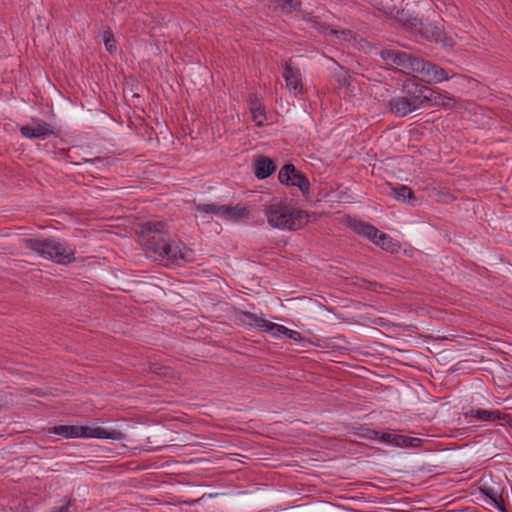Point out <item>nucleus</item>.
I'll list each match as a JSON object with an SVG mask.
<instances>
[{
	"mask_svg": "<svg viewBox=\"0 0 512 512\" xmlns=\"http://www.w3.org/2000/svg\"><path fill=\"white\" fill-rule=\"evenodd\" d=\"M141 242L147 251L162 258L173 262L180 259L187 261L185 253L176 242L171 240L166 224L161 221L147 222L142 226Z\"/></svg>",
	"mask_w": 512,
	"mask_h": 512,
	"instance_id": "f257e3e1",
	"label": "nucleus"
},
{
	"mask_svg": "<svg viewBox=\"0 0 512 512\" xmlns=\"http://www.w3.org/2000/svg\"><path fill=\"white\" fill-rule=\"evenodd\" d=\"M263 213L269 226L279 230H297L309 222V214L286 201L273 199Z\"/></svg>",
	"mask_w": 512,
	"mask_h": 512,
	"instance_id": "f03ea898",
	"label": "nucleus"
},
{
	"mask_svg": "<svg viewBox=\"0 0 512 512\" xmlns=\"http://www.w3.org/2000/svg\"><path fill=\"white\" fill-rule=\"evenodd\" d=\"M403 92L412 104L419 109L424 106H442L453 108L456 100L453 96L442 94L422 83L418 78L413 77L405 80Z\"/></svg>",
	"mask_w": 512,
	"mask_h": 512,
	"instance_id": "7ed1b4c3",
	"label": "nucleus"
},
{
	"mask_svg": "<svg viewBox=\"0 0 512 512\" xmlns=\"http://www.w3.org/2000/svg\"><path fill=\"white\" fill-rule=\"evenodd\" d=\"M23 247L60 265H67L75 261V251L53 238L23 239Z\"/></svg>",
	"mask_w": 512,
	"mask_h": 512,
	"instance_id": "20e7f679",
	"label": "nucleus"
},
{
	"mask_svg": "<svg viewBox=\"0 0 512 512\" xmlns=\"http://www.w3.org/2000/svg\"><path fill=\"white\" fill-rule=\"evenodd\" d=\"M51 434H56L64 438L75 439V438H99V439H111V440H122L124 434L115 429H106L102 427H89V426H78V425H58L48 429Z\"/></svg>",
	"mask_w": 512,
	"mask_h": 512,
	"instance_id": "39448f33",
	"label": "nucleus"
},
{
	"mask_svg": "<svg viewBox=\"0 0 512 512\" xmlns=\"http://www.w3.org/2000/svg\"><path fill=\"white\" fill-rule=\"evenodd\" d=\"M381 59L386 65L397 66L402 70L415 72L419 70L420 58L399 50L384 49L380 52Z\"/></svg>",
	"mask_w": 512,
	"mask_h": 512,
	"instance_id": "423d86ee",
	"label": "nucleus"
},
{
	"mask_svg": "<svg viewBox=\"0 0 512 512\" xmlns=\"http://www.w3.org/2000/svg\"><path fill=\"white\" fill-rule=\"evenodd\" d=\"M278 180L281 184L298 187L303 195L309 193L310 182L308 178L297 170L292 163H287L280 169Z\"/></svg>",
	"mask_w": 512,
	"mask_h": 512,
	"instance_id": "0eeeda50",
	"label": "nucleus"
},
{
	"mask_svg": "<svg viewBox=\"0 0 512 512\" xmlns=\"http://www.w3.org/2000/svg\"><path fill=\"white\" fill-rule=\"evenodd\" d=\"M416 33L428 41L436 42L444 47H452L454 41L444 31L443 25L438 23H425L421 19V27H417Z\"/></svg>",
	"mask_w": 512,
	"mask_h": 512,
	"instance_id": "6e6552de",
	"label": "nucleus"
},
{
	"mask_svg": "<svg viewBox=\"0 0 512 512\" xmlns=\"http://www.w3.org/2000/svg\"><path fill=\"white\" fill-rule=\"evenodd\" d=\"M243 316L246 324L257 328L258 330L268 332L273 337H280L281 335H285L287 332V327L270 322L254 313L244 312Z\"/></svg>",
	"mask_w": 512,
	"mask_h": 512,
	"instance_id": "1a4fd4ad",
	"label": "nucleus"
},
{
	"mask_svg": "<svg viewBox=\"0 0 512 512\" xmlns=\"http://www.w3.org/2000/svg\"><path fill=\"white\" fill-rule=\"evenodd\" d=\"M466 417L475 418L482 422L504 421L506 425L512 427V416L501 412L500 410H485L481 408H471L465 413Z\"/></svg>",
	"mask_w": 512,
	"mask_h": 512,
	"instance_id": "9d476101",
	"label": "nucleus"
},
{
	"mask_svg": "<svg viewBox=\"0 0 512 512\" xmlns=\"http://www.w3.org/2000/svg\"><path fill=\"white\" fill-rule=\"evenodd\" d=\"M419 70L416 72L421 73L428 78V81L442 82L449 79L448 72L441 68L439 65L420 58Z\"/></svg>",
	"mask_w": 512,
	"mask_h": 512,
	"instance_id": "9b49d317",
	"label": "nucleus"
},
{
	"mask_svg": "<svg viewBox=\"0 0 512 512\" xmlns=\"http://www.w3.org/2000/svg\"><path fill=\"white\" fill-rule=\"evenodd\" d=\"M34 124L33 126L24 125L20 128L23 137L29 139H45L54 133L50 125L45 121L37 120Z\"/></svg>",
	"mask_w": 512,
	"mask_h": 512,
	"instance_id": "f8f14e48",
	"label": "nucleus"
},
{
	"mask_svg": "<svg viewBox=\"0 0 512 512\" xmlns=\"http://www.w3.org/2000/svg\"><path fill=\"white\" fill-rule=\"evenodd\" d=\"M283 78L285 79L286 87L289 91L293 92L294 95H298L303 92L301 73L299 69L293 67L288 62H286L284 66Z\"/></svg>",
	"mask_w": 512,
	"mask_h": 512,
	"instance_id": "ddd939ff",
	"label": "nucleus"
},
{
	"mask_svg": "<svg viewBox=\"0 0 512 512\" xmlns=\"http://www.w3.org/2000/svg\"><path fill=\"white\" fill-rule=\"evenodd\" d=\"M391 20L410 33H416L417 27H421V19L412 16L408 11L403 9H396Z\"/></svg>",
	"mask_w": 512,
	"mask_h": 512,
	"instance_id": "4468645a",
	"label": "nucleus"
},
{
	"mask_svg": "<svg viewBox=\"0 0 512 512\" xmlns=\"http://www.w3.org/2000/svg\"><path fill=\"white\" fill-rule=\"evenodd\" d=\"M256 178L262 180L268 178L276 170L275 162L266 156H259L253 163Z\"/></svg>",
	"mask_w": 512,
	"mask_h": 512,
	"instance_id": "2eb2a0df",
	"label": "nucleus"
},
{
	"mask_svg": "<svg viewBox=\"0 0 512 512\" xmlns=\"http://www.w3.org/2000/svg\"><path fill=\"white\" fill-rule=\"evenodd\" d=\"M389 108L393 114L399 117H404L417 110L407 96L392 98L389 101Z\"/></svg>",
	"mask_w": 512,
	"mask_h": 512,
	"instance_id": "dca6fc26",
	"label": "nucleus"
},
{
	"mask_svg": "<svg viewBox=\"0 0 512 512\" xmlns=\"http://www.w3.org/2000/svg\"><path fill=\"white\" fill-rule=\"evenodd\" d=\"M480 492L491 500V502L499 509H503V488L499 485L493 486L484 483L479 487Z\"/></svg>",
	"mask_w": 512,
	"mask_h": 512,
	"instance_id": "f3484780",
	"label": "nucleus"
},
{
	"mask_svg": "<svg viewBox=\"0 0 512 512\" xmlns=\"http://www.w3.org/2000/svg\"><path fill=\"white\" fill-rule=\"evenodd\" d=\"M301 6V0H271L269 7L275 12L291 14L300 11Z\"/></svg>",
	"mask_w": 512,
	"mask_h": 512,
	"instance_id": "a211bd4d",
	"label": "nucleus"
},
{
	"mask_svg": "<svg viewBox=\"0 0 512 512\" xmlns=\"http://www.w3.org/2000/svg\"><path fill=\"white\" fill-rule=\"evenodd\" d=\"M391 196H393L399 202L407 203L412 206H415L417 202V198L414 194V191L409 186L406 185L392 187Z\"/></svg>",
	"mask_w": 512,
	"mask_h": 512,
	"instance_id": "6ab92c4d",
	"label": "nucleus"
},
{
	"mask_svg": "<svg viewBox=\"0 0 512 512\" xmlns=\"http://www.w3.org/2000/svg\"><path fill=\"white\" fill-rule=\"evenodd\" d=\"M332 76L338 84V88L348 90L351 85L352 77L347 68L335 62V67L332 69Z\"/></svg>",
	"mask_w": 512,
	"mask_h": 512,
	"instance_id": "aec40b11",
	"label": "nucleus"
},
{
	"mask_svg": "<svg viewBox=\"0 0 512 512\" xmlns=\"http://www.w3.org/2000/svg\"><path fill=\"white\" fill-rule=\"evenodd\" d=\"M352 228L355 233L367 238L373 243L376 242L377 236L380 235V231L375 226L367 222L356 221L352 225Z\"/></svg>",
	"mask_w": 512,
	"mask_h": 512,
	"instance_id": "412c9836",
	"label": "nucleus"
},
{
	"mask_svg": "<svg viewBox=\"0 0 512 512\" xmlns=\"http://www.w3.org/2000/svg\"><path fill=\"white\" fill-rule=\"evenodd\" d=\"M250 100V110L252 113V118L257 122V125H262L265 120V110L261 103L258 101L257 97L254 94H251L249 97Z\"/></svg>",
	"mask_w": 512,
	"mask_h": 512,
	"instance_id": "4be33fe9",
	"label": "nucleus"
},
{
	"mask_svg": "<svg viewBox=\"0 0 512 512\" xmlns=\"http://www.w3.org/2000/svg\"><path fill=\"white\" fill-rule=\"evenodd\" d=\"M248 215L249 210L245 207L223 205L222 217L226 219L239 220Z\"/></svg>",
	"mask_w": 512,
	"mask_h": 512,
	"instance_id": "5701e85b",
	"label": "nucleus"
},
{
	"mask_svg": "<svg viewBox=\"0 0 512 512\" xmlns=\"http://www.w3.org/2000/svg\"><path fill=\"white\" fill-rule=\"evenodd\" d=\"M374 244L380 246L386 251H395L396 245L393 243V239L385 233L380 232V235L377 236L376 242H374Z\"/></svg>",
	"mask_w": 512,
	"mask_h": 512,
	"instance_id": "b1692460",
	"label": "nucleus"
},
{
	"mask_svg": "<svg viewBox=\"0 0 512 512\" xmlns=\"http://www.w3.org/2000/svg\"><path fill=\"white\" fill-rule=\"evenodd\" d=\"M196 210L200 213L214 214L222 217L223 205L217 204H198Z\"/></svg>",
	"mask_w": 512,
	"mask_h": 512,
	"instance_id": "393cba45",
	"label": "nucleus"
},
{
	"mask_svg": "<svg viewBox=\"0 0 512 512\" xmlns=\"http://www.w3.org/2000/svg\"><path fill=\"white\" fill-rule=\"evenodd\" d=\"M103 42L106 47V50L109 53H114L117 49L116 40L114 38V34L110 29H107L103 32Z\"/></svg>",
	"mask_w": 512,
	"mask_h": 512,
	"instance_id": "a878e982",
	"label": "nucleus"
},
{
	"mask_svg": "<svg viewBox=\"0 0 512 512\" xmlns=\"http://www.w3.org/2000/svg\"><path fill=\"white\" fill-rule=\"evenodd\" d=\"M374 6L378 12L382 13L384 16H386L389 19H392L393 15L397 9L394 5H391L388 3H383V2H377Z\"/></svg>",
	"mask_w": 512,
	"mask_h": 512,
	"instance_id": "bb28decb",
	"label": "nucleus"
},
{
	"mask_svg": "<svg viewBox=\"0 0 512 512\" xmlns=\"http://www.w3.org/2000/svg\"><path fill=\"white\" fill-rule=\"evenodd\" d=\"M396 439V446L398 447H416L421 442L419 438L407 437L403 435H399V437H397Z\"/></svg>",
	"mask_w": 512,
	"mask_h": 512,
	"instance_id": "cd10ccee",
	"label": "nucleus"
},
{
	"mask_svg": "<svg viewBox=\"0 0 512 512\" xmlns=\"http://www.w3.org/2000/svg\"><path fill=\"white\" fill-rule=\"evenodd\" d=\"M357 435L367 439L378 440L379 431L371 428L361 427L359 428Z\"/></svg>",
	"mask_w": 512,
	"mask_h": 512,
	"instance_id": "c85d7f7f",
	"label": "nucleus"
},
{
	"mask_svg": "<svg viewBox=\"0 0 512 512\" xmlns=\"http://www.w3.org/2000/svg\"><path fill=\"white\" fill-rule=\"evenodd\" d=\"M150 370L155 374L165 376V377L172 374V370L169 367L162 366L158 363H152L150 365Z\"/></svg>",
	"mask_w": 512,
	"mask_h": 512,
	"instance_id": "c756f323",
	"label": "nucleus"
},
{
	"mask_svg": "<svg viewBox=\"0 0 512 512\" xmlns=\"http://www.w3.org/2000/svg\"><path fill=\"white\" fill-rule=\"evenodd\" d=\"M397 437H399V435H397V434L384 433V432L379 431L378 440H380L382 442L391 443L396 446V442H397L396 438Z\"/></svg>",
	"mask_w": 512,
	"mask_h": 512,
	"instance_id": "7c9ffc66",
	"label": "nucleus"
},
{
	"mask_svg": "<svg viewBox=\"0 0 512 512\" xmlns=\"http://www.w3.org/2000/svg\"><path fill=\"white\" fill-rule=\"evenodd\" d=\"M75 505V500L69 498L67 502L61 507H54L49 512H70V508Z\"/></svg>",
	"mask_w": 512,
	"mask_h": 512,
	"instance_id": "2f4dec72",
	"label": "nucleus"
},
{
	"mask_svg": "<svg viewBox=\"0 0 512 512\" xmlns=\"http://www.w3.org/2000/svg\"><path fill=\"white\" fill-rule=\"evenodd\" d=\"M285 336H287L288 338H290L294 341H301L303 339L300 332L291 330L288 328H287V332L285 333Z\"/></svg>",
	"mask_w": 512,
	"mask_h": 512,
	"instance_id": "473e14b6",
	"label": "nucleus"
},
{
	"mask_svg": "<svg viewBox=\"0 0 512 512\" xmlns=\"http://www.w3.org/2000/svg\"><path fill=\"white\" fill-rule=\"evenodd\" d=\"M341 34L343 35L344 40H349L352 37V31L350 30H343L341 31Z\"/></svg>",
	"mask_w": 512,
	"mask_h": 512,
	"instance_id": "72a5a7b5",
	"label": "nucleus"
},
{
	"mask_svg": "<svg viewBox=\"0 0 512 512\" xmlns=\"http://www.w3.org/2000/svg\"><path fill=\"white\" fill-rule=\"evenodd\" d=\"M320 26H321V28H322L321 32H323V33H326V31H327V30H329V27H328V26H326L325 24H320ZM330 32H331V33H334V34H337V33H338L337 31L332 30V29H330Z\"/></svg>",
	"mask_w": 512,
	"mask_h": 512,
	"instance_id": "f704fd0d",
	"label": "nucleus"
},
{
	"mask_svg": "<svg viewBox=\"0 0 512 512\" xmlns=\"http://www.w3.org/2000/svg\"><path fill=\"white\" fill-rule=\"evenodd\" d=\"M199 501H200V499H192V500L184 501V504H186L188 506H192V505H195L196 503H198Z\"/></svg>",
	"mask_w": 512,
	"mask_h": 512,
	"instance_id": "c9c22d12",
	"label": "nucleus"
}]
</instances>
